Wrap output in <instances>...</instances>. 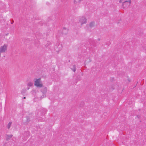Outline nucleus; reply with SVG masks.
Returning <instances> with one entry per match:
<instances>
[{
  "instance_id": "obj_19",
  "label": "nucleus",
  "mask_w": 146,
  "mask_h": 146,
  "mask_svg": "<svg viewBox=\"0 0 146 146\" xmlns=\"http://www.w3.org/2000/svg\"><path fill=\"white\" fill-rule=\"evenodd\" d=\"M13 22H14V21H13H13H12V22H11V24H13Z\"/></svg>"
},
{
  "instance_id": "obj_18",
  "label": "nucleus",
  "mask_w": 146,
  "mask_h": 146,
  "mask_svg": "<svg viewBox=\"0 0 146 146\" xmlns=\"http://www.w3.org/2000/svg\"><path fill=\"white\" fill-rule=\"evenodd\" d=\"M36 98L35 97V98H34L33 99V100L34 102H36Z\"/></svg>"
},
{
  "instance_id": "obj_25",
  "label": "nucleus",
  "mask_w": 146,
  "mask_h": 146,
  "mask_svg": "<svg viewBox=\"0 0 146 146\" xmlns=\"http://www.w3.org/2000/svg\"><path fill=\"white\" fill-rule=\"evenodd\" d=\"M29 88H27V89H28V90H29Z\"/></svg>"
},
{
  "instance_id": "obj_16",
  "label": "nucleus",
  "mask_w": 146,
  "mask_h": 146,
  "mask_svg": "<svg viewBox=\"0 0 146 146\" xmlns=\"http://www.w3.org/2000/svg\"><path fill=\"white\" fill-rule=\"evenodd\" d=\"M32 92L33 93H36V91L35 90H32Z\"/></svg>"
},
{
  "instance_id": "obj_7",
  "label": "nucleus",
  "mask_w": 146,
  "mask_h": 146,
  "mask_svg": "<svg viewBox=\"0 0 146 146\" xmlns=\"http://www.w3.org/2000/svg\"><path fill=\"white\" fill-rule=\"evenodd\" d=\"M89 26L90 28H92L95 26V23L94 22H92L89 24Z\"/></svg>"
},
{
  "instance_id": "obj_10",
  "label": "nucleus",
  "mask_w": 146,
  "mask_h": 146,
  "mask_svg": "<svg viewBox=\"0 0 146 146\" xmlns=\"http://www.w3.org/2000/svg\"><path fill=\"white\" fill-rule=\"evenodd\" d=\"M12 122H10L8 123L7 125V128L8 129H9L11 127V125Z\"/></svg>"
},
{
  "instance_id": "obj_9",
  "label": "nucleus",
  "mask_w": 146,
  "mask_h": 146,
  "mask_svg": "<svg viewBox=\"0 0 146 146\" xmlns=\"http://www.w3.org/2000/svg\"><path fill=\"white\" fill-rule=\"evenodd\" d=\"M33 85V83L31 82H29L27 84V86L29 87L32 86Z\"/></svg>"
},
{
  "instance_id": "obj_12",
  "label": "nucleus",
  "mask_w": 146,
  "mask_h": 146,
  "mask_svg": "<svg viewBox=\"0 0 146 146\" xmlns=\"http://www.w3.org/2000/svg\"><path fill=\"white\" fill-rule=\"evenodd\" d=\"M81 0H74V4L76 3L77 2L79 3Z\"/></svg>"
},
{
  "instance_id": "obj_8",
  "label": "nucleus",
  "mask_w": 146,
  "mask_h": 146,
  "mask_svg": "<svg viewBox=\"0 0 146 146\" xmlns=\"http://www.w3.org/2000/svg\"><path fill=\"white\" fill-rule=\"evenodd\" d=\"M68 31V29H67L65 27L63 28V33L64 34H66L67 33Z\"/></svg>"
},
{
  "instance_id": "obj_21",
  "label": "nucleus",
  "mask_w": 146,
  "mask_h": 146,
  "mask_svg": "<svg viewBox=\"0 0 146 146\" xmlns=\"http://www.w3.org/2000/svg\"><path fill=\"white\" fill-rule=\"evenodd\" d=\"M128 80L129 81V82H130L131 81V80L130 79H128Z\"/></svg>"
},
{
  "instance_id": "obj_2",
  "label": "nucleus",
  "mask_w": 146,
  "mask_h": 146,
  "mask_svg": "<svg viewBox=\"0 0 146 146\" xmlns=\"http://www.w3.org/2000/svg\"><path fill=\"white\" fill-rule=\"evenodd\" d=\"M79 23H80L81 25L86 24V23L87 19L84 17H80L79 20Z\"/></svg>"
},
{
  "instance_id": "obj_11",
  "label": "nucleus",
  "mask_w": 146,
  "mask_h": 146,
  "mask_svg": "<svg viewBox=\"0 0 146 146\" xmlns=\"http://www.w3.org/2000/svg\"><path fill=\"white\" fill-rule=\"evenodd\" d=\"M27 120H26V122L27 123H28L30 121V118L29 117H26Z\"/></svg>"
},
{
  "instance_id": "obj_23",
  "label": "nucleus",
  "mask_w": 146,
  "mask_h": 146,
  "mask_svg": "<svg viewBox=\"0 0 146 146\" xmlns=\"http://www.w3.org/2000/svg\"><path fill=\"white\" fill-rule=\"evenodd\" d=\"M26 98V97H23V99H25Z\"/></svg>"
},
{
  "instance_id": "obj_15",
  "label": "nucleus",
  "mask_w": 146,
  "mask_h": 146,
  "mask_svg": "<svg viewBox=\"0 0 146 146\" xmlns=\"http://www.w3.org/2000/svg\"><path fill=\"white\" fill-rule=\"evenodd\" d=\"M124 1H127L128 2H131V0H124Z\"/></svg>"
},
{
  "instance_id": "obj_17",
  "label": "nucleus",
  "mask_w": 146,
  "mask_h": 146,
  "mask_svg": "<svg viewBox=\"0 0 146 146\" xmlns=\"http://www.w3.org/2000/svg\"><path fill=\"white\" fill-rule=\"evenodd\" d=\"M143 49L146 51V46H145L143 47Z\"/></svg>"
},
{
  "instance_id": "obj_14",
  "label": "nucleus",
  "mask_w": 146,
  "mask_h": 146,
  "mask_svg": "<svg viewBox=\"0 0 146 146\" xmlns=\"http://www.w3.org/2000/svg\"><path fill=\"white\" fill-rule=\"evenodd\" d=\"M45 97V95L44 94H43V95L40 97V99H41L42 98H44Z\"/></svg>"
},
{
  "instance_id": "obj_4",
  "label": "nucleus",
  "mask_w": 146,
  "mask_h": 146,
  "mask_svg": "<svg viewBox=\"0 0 146 146\" xmlns=\"http://www.w3.org/2000/svg\"><path fill=\"white\" fill-rule=\"evenodd\" d=\"M7 46L5 44L3 46H2L0 47V52L1 53H5L7 50Z\"/></svg>"
},
{
  "instance_id": "obj_1",
  "label": "nucleus",
  "mask_w": 146,
  "mask_h": 146,
  "mask_svg": "<svg viewBox=\"0 0 146 146\" xmlns=\"http://www.w3.org/2000/svg\"><path fill=\"white\" fill-rule=\"evenodd\" d=\"M34 85L37 88H40L43 86V84L41 83L40 78L35 79L34 81Z\"/></svg>"
},
{
  "instance_id": "obj_5",
  "label": "nucleus",
  "mask_w": 146,
  "mask_h": 146,
  "mask_svg": "<svg viewBox=\"0 0 146 146\" xmlns=\"http://www.w3.org/2000/svg\"><path fill=\"white\" fill-rule=\"evenodd\" d=\"M47 91V89L46 87L43 88L41 90V92L43 93V94H46Z\"/></svg>"
},
{
  "instance_id": "obj_13",
  "label": "nucleus",
  "mask_w": 146,
  "mask_h": 146,
  "mask_svg": "<svg viewBox=\"0 0 146 146\" xmlns=\"http://www.w3.org/2000/svg\"><path fill=\"white\" fill-rule=\"evenodd\" d=\"M71 69L74 72H75L76 70V68L75 65H74L73 68H71Z\"/></svg>"
},
{
  "instance_id": "obj_20",
  "label": "nucleus",
  "mask_w": 146,
  "mask_h": 146,
  "mask_svg": "<svg viewBox=\"0 0 146 146\" xmlns=\"http://www.w3.org/2000/svg\"><path fill=\"white\" fill-rule=\"evenodd\" d=\"M122 0H120V1H119V3H121V2H122Z\"/></svg>"
},
{
  "instance_id": "obj_6",
  "label": "nucleus",
  "mask_w": 146,
  "mask_h": 146,
  "mask_svg": "<svg viewBox=\"0 0 146 146\" xmlns=\"http://www.w3.org/2000/svg\"><path fill=\"white\" fill-rule=\"evenodd\" d=\"M13 135H7L6 137V140L7 141H8L9 140L13 137Z\"/></svg>"
},
{
  "instance_id": "obj_24",
  "label": "nucleus",
  "mask_w": 146,
  "mask_h": 146,
  "mask_svg": "<svg viewBox=\"0 0 146 146\" xmlns=\"http://www.w3.org/2000/svg\"><path fill=\"white\" fill-rule=\"evenodd\" d=\"M81 80L80 78L79 79V80Z\"/></svg>"
},
{
  "instance_id": "obj_22",
  "label": "nucleus",
  "mask_w": 146,
  "mask_h": 146,
  "mask_svg": "<svg viewBox=\"0 0 146 146\" xmlns=\"http://www.w3.org/2000/svg\"><path fill=\"white\" fill-rule=\"evenodd\" d=\"M1 52H0V57H1Z\"/></svg>"
},
{
  "instance_id": "obj_3",
  "label": "nucleus",
  "mask_w": 146,
  "mask_h": 146,
  "mask_svg": "<svg viewBox=\"0 0 146 146\" xmlns=\"http://www.w3.org/2000/svg\"><path fill=\"white\" fill-rule=\"evenodd\" d=\"M131 3V2H128L127 1H124L122 2V7L124 9H126L127 8L130 6Z\"/></svg>"
}]
</instances>
